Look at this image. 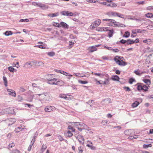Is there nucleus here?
<instances>
[{
    "label": "nucleus",
    "instance_id": "nucleus-60",
    "mask_svg": "<svg viewBox=\"0 0 153 153\" xmlns=\"http://www.w3.org/2000/svg\"><path fill=\"white\" fill-rule=\"evenodd\" d=\"M137 33H142L144 31V30H141V29H137Z\"/></svg>",
    "mask_w": 153,
    "mask_h": 153
},
{
    "label": "nucleus",
    "instance_id": "nucleus-35",
    "mask_svg": "<svg viewBox=\"0 0 153 153\" xmlns=\"http://www.w3.org/2000/svg\"><path fill=\"white\" fill-rule=\"evenodd\" d=\"M146 16L147 18H150L153 16V15L151 13H148L146 14Z\"/></svg>",
    "mask_w": 153,
    "mask_h": 153
},
{
    "label": "nucleus",
    "instance_id": "nucleus-19",
    "mask_svg": "<svg viewBox=\"0 0 153 153\" xmlns=\"http://www.w3.org/2000/svg\"><path fill=\"white\" fill-rule=\"evenodd\" d=\"M59 15V13L58 12L56 13H50L48 14V16L51 17H54L57 16Z\"/></svg>",
    "mask_w": 153,
    "mask_h": 153
},
{
    "label": "nucleus",
    "instance_id": "nucleus-1",
    "mask_svg": "<svg viewBox=\"0 0 153 153\" xmlns=\"http://www.w3.org/2000/svg\"><path fill=\"white\" fill-rule=\"evenodd\" d=\"M135 85L137 86V90L139 91H143L145 92L148 90V86L143 83H138Z\"/></svg>",
    "mask_w": 153,
    "mask_h": 153
},
{
    "label": "nucleus",
    "instance_id": "nucleus-49",
    "mask_svg": "<svg viewBox=\"0 0 153 153\" xmlns=\"http://www.w3.org/2000/svg\"><path fill=\"white\" fill-rule=\"evenodd\" d=\"M68 128L71 129L72 130V131L74 132L75 131V129L71 126L69 125L68 126Z\"/></svg>",
    "mask_w": 153,
    "mask_h": 153
},
{
    "label": "nucleus",
    "instance_id": "nucleus-34",
    "mask_svg": "<svg viewBox=\"0 0 153 153\" xmlns=\"http://www.w3.org/2000/svg\"><path fill=\"white\" fill-rule=\"evenodd\" d=\"M8 70L11 72H13L14 71H16V70L14 68H13L11 66H10L8 68Z\"/></svg>",
    "mask_w": 153,
    "mask_h": 153
},
{
    "label": "nucleus",
    "instance_id": "nucleus-56",
    "mask_svg": "<svg viewBox=\"0 0 153 153\" xmlns=\"http://www.w3.org/2000/svg\"><path fill=\"white\" fill-rule=\"evenodd\" d=\"M105 82L107 83V85H108L109 84V82L110 79L109 78H105Z\"/></svg>",
    "mask_w": 153,
    "mask_h": 153
},
{
    "label": "nucleus",
    "instance_id": "nucleus-2",
    "mask_svg": "<svg viewBox=\"0 0 153 153\" xmlns=\"http://www.w3.org/2000/svg\"><path fill=\"white\" fill-rule=\"evenodd\" d=\"M39 96L41 95H43V97L45 100L46 101H49L51 99V94L49 93H46L44 95L42 94H37Z\"/></svg>",
    "mask_w": 153,
    "mask_h": 153
},
{
    "label": "nucleus",
    "instance_id": "nucleus-53",
    "mask_svg": "<svg viewBox=\"0 0 153 153\" xmlns=\"http://www.w3.org/2000/svg\"><path fill=\"white\" fill-rule=\"evenodd\" d=\"M20 152L18 150H13L12 151V153H20Z\"/></svg>",
    "mask_w": 153,
    "mask_h": 153
},
{
    "label": "nucleus",
    "instance_id": "nucleus-7",
    "mask_svg": "<svg viewBox=\"0 0 153 153\" xmlns=\"http://www.w3.org/2000/svg\"><path fill=\"white\" fill-rule=\"evenodd\" d=\"M117 6V4L113 2H108L107 6L110 7L111 8H114L116 7Z\"/></svg>",
    "mask_w": 153,
    "mask_h": 153
},
{
    "label": "nucleus",
    "instance_id": "nucleus-26",
    "mask_svg": "<svg viewBox=\"0 0 153 153\" xmlns=\"http://www.w3.org/2000/svg\"><path fill=\"white\" fill-rule=\"evenodd\" d=\"M60 13L62 15L68 16V11H63L60 12Z\"/></svg>",
    "mask_w": 153,
    "mask_h": 153
},
{
    "label": "nucleus",
    "instance_id": "nucleus-4",
    "mask_svg": "<svg viewBox=\"0 0 153 153\" xmlns=\"http://www.w3.org/2000/svg\"><path fill=\"white\" fill-rule=\"evenodd\" d=\"M57 80V79L56 78H55L54 77H51V78H49L47 79V83L51 85H55V84H53V83H55L53 82L54 81H56Z\"/></svg>",
    "mask_w": 153,
    "mask_h": 153
},
{
    "label": "nucleus",
    "instance_id": "nucleus-5",
    "mask_svg": "<svg viewBox=\"0 0 153 153\" xmlns=\"http://www.w3.org/2000/svg\"><path fill=\"white\" fill-rule=\"evenodd\" d=\"M101 23V20L98 19L96 20L94 23H93L92 28L94 29L100 25Z\"/></svg>",
    "mask_w": 153,
    "mask_h": 153
},
{
    "label": "nucleus",
    "instance_id": "nucleus-52",
    "mask_svg": "<svg viewBox=\"0 0 153 153\" xmlns=\"http://www.w3.org/2000/svg\"><path fill=\"white\" fill-rule=\"evenodd\" d=\"M134 73L137 75H138V76L141 75L140 73L138 70H135L134 71Z\"/></svg>",
    "mask_w": 153,
    "mask_h": 153
},
{
    "label": "nucleus",
    "instance_id": "nucleus-57",
    "mask_svg": "<svg viewBox=\"0 0 153 153\" xmlns=\"http://www.w3.org/2000/svg\"><path fill=\"white\" fill-rule=\"evenodd\" d=\"M79 153H82L83 151L82 147L81 146L78 147Z\"/></svg>",
    "mask_w": 153,
    "mask_h": 153
},
{
    "label": "nucleus",
    "instance_id": "nucleus-29",
    "mask_svg": "<svg viewBox=\"0 0 153 153\" xmlns=\"http://www.w3.org/2000/svg\"><path fill=\"white\" fill-rule=\"evenodd\" d=\"M61 74H63L67 76H72V75H71L67 73L66 72H65L64 71H61V72H60Z\"/></svg>",
    "mask_w": 153,
    "mask_h": 153
},
{
    "label": "nucleus",
    "instance_id": "nucleus-30",
    "mask_svg": "<svg viewBox=\"0 0 153 153\" xmlns=\"http://www.w3.org/2000/svg\"><path fill=\"white\" fill-rule=\"evenodd\" d=\"M3 79L4 82V84L6 87L7 85V81L6 77L5 76H3Z\"/></svg>",
    "mask_w": 153,
    "mask_h": 153
},
{
    "label": "nucleus",
    "instance_id": "nucleus-39",
    "mask_svg": "<svg viewBox=\"0 0 153 153\" xmlns=\"http://www.w3.org/2000/svg\"><path fill=\"white\" fill-rule=\"evenodd\" d=\"M60 97L64 98L65 100H67L68 98L67 96L65 94H60L59 95Z\"/></svg>",
    "mask_w": 153,
    "mask_h": 153
},
{
    "label": "nucleus",
    "instance_id": "nucleus-33",
    "mask_svg": "<svg viewBox=\"0 0 153 153\" xmlns=\"http://www.w3.org/2000/svg\"><path fill=\"white\" fill-rule=\"evenodd\" d=\"M125 34L126 35H123V37H125L126 38H128L129 37L130 35V33L128 31H126L125 33Z\"/></svg>",
    "mask_w": 153,
    "mask_h": 153
},
{
    "label": "nucleus",
    "instance_id": "nucleus-9",
    "mask_svg": "<svg viewBox=\"0 0 153 153\" xmlns=\"http://www.w3.org/2000/svg\"><path fill=\"white\" fill-rule=\"evenodd\" d=\"M60 24L61 26V27H62L65 29H68L69 27V26L66 23L62 22L60 23Z\"/></svg>",
    "mask_w": 153,
    "mask_h": 153
},
{
    "label": "nucleus",
    "instance_id": "nucleus-23",
    "mask_svg": "<svg viewBox=\"0 0 153 153\" xmlns=\"http://www.w3.org/2000/svg\"><path fill=\"white\" fill-rule=\"evenodd\" d=\"M135 43V41L133 40L128 39L127 40V45H131Z\"/></svg>",
    "mask_w": 153,
    "mask_h": 153
},
{
    "label": "nucleus",
    "instance_id": "nucleus-36",
    "mask_svg": "<svg viewBox=\"0 0 153 153\" xmlns=\"http://www.w3.org/2000/svg\"><path fill=\"white\" fill-rule=\"evenodd\" d=\"M134 18L135 16L130 15L126 16V18H127V19H130L131 20H134Z\"/></svg>",
    "mask_w": 153,
    "mask_h": 153
},
{
    "label": "nucleus",
    "instance_id": "nucleus-59",
    "mask_svg": "<svg viewBox=\"0 0 153 153\" xmlns=\"http://www.w3.org/2000/svg\"><path fill=\"white\" fill-rule=\"evenodd\" d=\"M86 1L89 2L96 3V1L95 0H86Z\"/></svg>",
    "mask_w": 153,
    "mask_h": 153
},
{
    "label": "nucleus",
    "instance_id": "nucleus-21",
    "mask_svg": "<svg viewBox=\"0 0 153 153\" xmlns=\"http://www.w3.org/2000/svg\"><path fill=\"white\" fill-rule=\"evenodd\" d=\"M134 20H135L138 22H140L142 21H146L145 19L142 17H140L138 19L134 18Z\"/></svg>",
    "mask_w": 153,
    "mask_h": 153
},
{
    "label": "nucleus",
    "instance_id": "nucleus-42",
    "mask_svg": "<svg viewBox=\"0 0 153 153\" xmlns=\"http://www.w3.org/2000/svg\"><path fill=\"white\" fill-rule=\"evenodd\" d=\"M120 42L122 44H124L126 43L127 44V40H126L123 39H122L120 41Z\"/></svg>",
    "mask_w": 153,
    "mask_h": 153
},
{
    "label": "nucleus",
    "instance_id": "nucleus-10",
    "mask_svg": "<svg viewBox=\"0 0 153 153\" xmlns=\"http://www.w3.org/2000/svg\"><path fill=\"white\" fill-rule=\"evenodd\" d=\"M37 6L40 7L42 9H48V6H46L45 5L40 3H38Z\"/></svg>",
    "mask_w": 153,
    "mask_h": 153
},
{
    "label": "nucleus",
    "instance_id": "nucleus-3",
    "mask_svg": "<svg viewBox=\"0 0 153 153\" xmlns=\"http://www.w3.org/2000/svg\"><path fill=\"white\" fill-rule=\"evenodd\" d=\"M16 120L14 118H8L5 120V121L7 123H8V126H9L13 124Z\"/></svg>",
    "mask_w": 153,
    "mask_h": 153
},
{
    "label": "nucleus",
    "instance_id": "nucleus-22",
    "mask_svg": "<svg viewBox=\"0 0 153 153\" xmlns=\"http://www.w3.org/2000/svg\"><path fill=\"white\" fill-rule=\"evenodd\" d=\"M144 43H146L148 45H150L152 43V41L151 39H148L144 40L143 41Z\"/></svg>",
    "mask_w": 153,
    "mask_h": 153
},
{
    "label": "nucleus",
    "instance_id": "nucleus-14",
    "mask_svg": "<svg viewBox=\"0 0 153 153\" xmlns=\"http://www.w3.org/2000/svg\"><path fill=\"white\" fill-rule=\"evenodd\" d=\"M108 31H109L108 33V36L109 37H111L113 36V34L114 33V30L113 29H109V28H110L108 27Z\"/></svg>",
    "mask_w": 153,
    "mask_h": 153
},
{
    "label": "nucleus",
    "instance_id": "nucleus-41",
    "mask_svg": "<svg viewBox=\"0 0 153 153\" xmlns=\"http://www.w3.org/2000/svg\"><path fill=\"white\" fill-rule=\"evenodd\" d=\"M101 29V31H108V27H102Z\"/></svg>",
    "mask_w": 153,
    "mask_h": 153
},
{
    "label": "nucleus",
    "instance_id": "nucleus-51",
    "mask_svg": "<svg viewBox=\"0 0 153 153\" xmlns=\"http://www.w3.org/2000/svg\"><path fill=\"white\" fill-rule=\"evenodd\" d=\"M7 91L9 92V94L10 95H11V94L13 92V90L12 89H8Z\"/></svg>",
    "mask_w": 153,
    "mask_h": 153
},
{
    "label": "nucleus",
    "instance_id": "nucleus-15",
    "mask_svg": "<svg viewBox=\"0 0 153 153\" xmlns=\"http://www.w3.org/2000/svg\"><path fill=\"white\" fill-rule=\"evenodd\" d=\"M89 144H87L86 146L90 148L92 150H95L96 149L95 147L92 146V143L89 142Z\"/></svg>",
    "mask_w": 153,
    "mask_h": 153
},
{
    "label": "nucleus",
    "instance_id": "nucleus-63",
    "mask_svg": "<svg viewBox=\"0 0 153 153\" xmlns=\"http://www.w3.org/2000/svg\"><path fill=\"white\" fill-rule=\"evenodd\" d=\"M108 121L107 120H103L102 122V123L103 125H105L107 124L108 123Z\"/></svg>",
    "mask_w": 153,
    "mask_h": 153
},
{
    "label": "nucleus",
    "instance_id": "nucleus-46",
    "mask_svg": "<svg viewBox=\"0 0 153 153\" xmlns=\"http://www.w3.org/2000/svg\"><path fill=\"white\" fill-rule=\"evenodd\" d=\"M103 78L104 77V76H105V77H106L105 78H109V75L108 74H106L105 72H103Z\"/></svg>",
    "mask_w": 153,
    "mask_h": 153
},
{
    "label": "nucleus",
    "instance_id": "nucleus-62",
    "mask_svg": "<svg viewBox=\"0 0 153 153\" xmlns=\"http://www.w3.org/2000/svg\"><path fill=\"white\" fill-rule=\"evenodd\" d=\"M111 50H112L113 51L115 52H118L120 51L117 48L113 49L112 48V49Z\"/></svg>",
    "mask_w": 153,
    "mask_h": 153
},
{
    "label": "nucleus",
    "instance_id": "nucleus-50",
    "mask_svg": "<svg viewBox=\"0 0 153 153\" xmlns=\"http://www.w3.org/2000/svg\"><path fill=\"white\" fill-rule=\"evenodd\" d=\"M25 65H27V67H31L32 65V64L31 63L27 62L25 63Z\"/></svg>",
    "mask_w": 153,
    "mask_h": 153
},
{
    "label": "nucleus",
    "instance_id": "nucleus-38",
    "mask_svg": "<svg viewBox=\"0 0 153 153\" xmlns=\"http://www.w3.org/2000/svg\"><path fill=\"white\" fill-rule=\"evenodd\" d=\"M117 16L118 17H119L122 18L123 19L125 18L124 15L120 13H117Z\"/></svg>",
    "mask_w": 153,
    "mask_h": 153
},
{
    "label": "nucleus",
    "instance_id": "nucleus-48",
    "mask_svg": "<svg viewBox=\"0 0 153 153\" xmlns=\"http://www.w3.org/2000/svg\"><path fill=\"white\" fill-rule=\"evenodd\" d=\"M124 89L126 91H131V89L128 87L125 86L123 87Z\"/></svg>",
    "mask_w": 153,
    "mask_h": 153
},
{
    "label": "nucleus",
    "instance_id": "nucleus-13",
    "mask_svg": "<svg viewBox=\"0 0 153 153\" xmlns=\"http://www.w3.org/2000/svg\"><path fill=\"white\" fill-rule=\"evenodd\" d=\"M64 83V82L62 80L60 79H58L57 80V81L56 82V83H53L55 84V85H62Z\"/></svg>",
    "mask_w": 153,
    "mask_h": 153
},
{
    "label": "nucleus",
    "instance_id": "nucleus-54",
    "mask_svg": "<svg viewBox=\"0 0 153 153\" xmlns=\"http://www.w3.org/2000/svg\"><path fill=\"white\" fill-rule=\"evenodd\" d=\"M33 97L30 96L27 98V101L29 102H32V101Z\"/></svg>",
    "mask_w": 153,
    "mask_h": 153
},
{
    "label": "nucleus",
    "instance_id": "nucleus-55",
    "mask_svg": "<svg viewBox=\"0 0 153 153\" xmlns=\"http://www.w3.org/2000/svg\"><path fill=\"white\" fill-rule=\"evenodd\" d=\"M111 21L110 22L113 23L116 26V25H117V23L116 21L115 20L113 19H111Z\"/></svg>",
    "mask_w": 153,
    "mask_h": 153
},
{
    "label": "nucleus",
    "instance_id": "nucleus-6",
    "mask_svg": "<svg viewBox=\"0 0 153 153\" xmlns=\"http://www.w3.org/2000/svg\"><path fill=\"white\" fill-rule=\"evenodd\" d=\"M55 108L53 106H47L45 107V110L46 112H50L54 109Z\"/></svg>",
    "mask_w": 153,
    "mask_h": 153
},
{
    "label": "nucleus",
    "instance_id": "nucleus-25",
    "mask_svg": "<svg viewBox=\"0 0 153 153\" xmlns=\"http://www.w3.org/2000/svg\"><path fill=\"white\" fill-rule=\"evenodd\" d=\"M4 33L6 36H9L10 35H12L13 33L11 31H7Z\"/></svg>",
    "mask_w": 153,
    "mask_h": 153
},
{
    "label": "nucleus",
    "instance_id": "nucleus-20",
    "mask_svg": "<svg viewBox=\"0 0 153 153\" xmlns=\"http://www.w3.org/2000/svg\"><path fill=\"white\" fill-rule=\"evenodd\" d=\"M74 125L75 127H79V126H83L84 124L82 123H80L79 122H74Z\"/></svg>",
    "mask_w": 153,
    "mask_h": 153
},
{
    "label": "nucleus",
    "instance_id": "nucleus-11",
    "mask_svg": "<svg viewBox=\"0 0 153 153\" xmlns=\"http://www.w3.org/2000/svg\"><path fill=\"white\" fill-rule=\"evenodd\" d=\"M120 78L117 75H113L111 76V79L114 81H118Z\"/></svg>",
    "mask_w": 153,
    "mask_h": 153
},
{
    "label": "nucleus",
    "instance_id": "nucleus-24",
    "mask_svg": "<svg viewBox=\"0 0 153 153\" xmlns=\"http://www.w3.org/2000/svg\"><path fill=\"white\" fill-rule=\"evenodd\" d=\"M143 81L149 87V85L151 84V81L149 79H144L143 80Z\"/></svg>",
    "mask_w": 153,
    "mask_h": 153
},
{
    "label": "nucleus",
    "instance_id": "nucleus-8",
    "mask_svg": "<svg viewBox=\"0 0 153 153\" xmlns=\"http://www.w3.org/2000/svg\"><path fill=\"white\" fill-rule=\"evenodd\" d=\"M78 137L79 138V141L80 143L83 144L84 143V139L83 136L81 135H79Z\"/></svg>",
    "mask_w": 153,
    "mask_h": 153
},
{
    "label": "nucleus",
    "instance_id": "nucleus-27",
    "mask_svg": "<svg viewBox=\"0 0 153 153\" xmlns=\"http://www.w3.org/2000/svg\"><path fill=\"white\" fill-rule=\"evenodd\" d=\"M140 103L137 101H136L135 102L132 104V106L134 108L137 107Z\"/></svg>",
    "mask_w": 153,
    "mask_h": 153
},
{
    "label": "nucleus",
    "instance_id": "nucleus-37",
    "mask_svg": "<svg viewBox=\"0 0 153 153\" xmlns=\"http://www.w3.org/2000/svg\"><path fill=\"white\" fill-rule=\"evenodd\" d=\"M135 81V79L132 78L129 79V83L131 84H132L133 82H134Z\"/></svg>",
    "mask_w": 153,
    "mask_h": 153
},
{
    "label": "nucleus",
    "instance_id": "nucleus-43",
    "mask_svg": "<svg viewBox=\"0 0 153 153\" xmlns=\"http://www.w3.org/2000/svg\"><path fill=\"white\" fill-rule=\"evenodd\" d=\"M78 82L79 83L82 84H87L88 83V82L87 81H82L81 80H79Z\"/></svg>",
    "mask_w": 153,
    "mask_h": 153
},
{
    "label": "nucleus",
    "instance_id": "nucleus-64",
    "mask_svg": "<svg viewBox=\"0 0 153 153\" xmlns=\"http://www.w3.org/2000/svg\"><path fill=\"white\" fill-rule=\"evenodd\" d=\"M15 145L13 143H12L10 144L9 145V147L10 148H12Z\"/></svg>",
    "mask_w": 153,
    "mask_h": 153
},
{
    "label": "nucleus",
    "instance_id": "nucleus-12",
    "mask_svg": "<svg viewBox=\"0 0 153 153\" xmlns=\"http://www.w3.org/2000/svg\"><path fill=\"white\" fill-rule=\"evenodd\" d=\"M133 131L131 129H129L126 130L124 131L125 134L126 135H132V132H133Z\"/></svg>",
    "mask_w": 153,
    "mask_h": 153
},
{
    "label": "nucleus",
    "instance_id": "nucleus-32",
    "mask_svg": "<svg viewBox=\"0 0 153 153\" xmlns=\"http://www.w3.org/2000/svg\"><path fill=\"white\" fill-rule=\"evenodd\" d=\"M152 146V145L151 144H144L143 147L144 148L146 149L149 147H151Z\"/></svg>",
    "mask_w": 153,
    "mask_h": 153
},
{
    "label": "nucleus",
    "instance_id": "nucleus-45",
    "mask_svg": "<svg viewBox=\"0 0 153 153\" xmlns=\"http://www.w3.org/2000/svg\"><path fill=\"white\" fill-rule=\"evenodd\" d=\"M29 20L28 19H21L20 20L19 22H28Z\"/></svg>",
    "mask_w": 153,
    "mask_h": 153
},
{
    "label": "nucleus",
    "instance_id": "nucleus-61",
    "mask_svg": "<svg viewBox=\"0 0 153 153\" xmlns=\"http://www.w3.org/2000/svg\"><path fill=\"white\" fill-rule=\"evenodd\" d=\"M25 105H27L30 108H31L33 106V105H30L28 103H25Z\"/></svg>",
    "mask_w": 153,
    "mask_h": 153
},
{
    "label": "nucleus",
    "instance_id": "nucleus-18",
    "mask_svg": "<svg viewBox=\"0 0 153 153\" xmlns=\"http://www.w3.org/2000/svg\"><path fill=\"white\" fill-rule=\"evenodd\" d=\"M88 50L89 51L92 52L97 50V48H96L95 46H93L88 48Z\"/></svg>",
    "mask_w": 153,
    "mask_h": 153
},
{
    "label": "nucleus",
    "instance_id": "nucleus-58",
    "mask_svg": "<svg viewBox=\"0 0 153 153\" xmlns=\"http://www.w3.org/2000/svg\"><path fill=\"white\" fill-rule=\"evenodd\" d=\"M67 133L68 134V136L69 137H71V136H72L73 134L71 131H68Z\"/></svg>",
    "mask_w": 153,
    "mask_h": 153
},
{
    "label": "nucleus",
    "instance_id": "nucleus-40",
    "mask_svg": "<svg viewBox=\"0 0 153 153\" xmlns=\"http://www.w3.org/2000/svg\"><path fill=\"white\" fill-rule=\"evenodd\" d=\"M117 26L119 27H126V25H124L121 24V23H118L117 24V25H116Z\"/></svg>",
    "mask_w": 153,
    "mask_h": 153
},
{
    "label": "nucleus",
    "instance_id": "nucleus-28",
    "mask_svg": "<svg viewBox=\"0 0 153 153\" xmlns=\"http://www.w3.org/2000/svg\"><path fill=\"white\" fill-rule=\"evenodd\" d=\"M94 74L95 76H97L100 77L101 78H103V72L102 73H94Z\"/></svg>",
    "mask_w": 153,
    "mask_h": 153
},
{
    "label": "nucleus",
    "instance_id": "nucleus-17",
    "mask_svg": "<svg viewBox=\"0 0 153 153\" xmlns=\"http://www.w3.org/2000/svg\"><path fill=\"white\" fill-rule=\"evenodd\" d=\"M22 129L23 128L21 126H20L15 128L14 130V131L16 133H19V131H22Z\"/></svg>",
    "mask_w": 153,
    "mask_h": 153
},
{
    "label": "nucleus",
    "instance_id": "nucleus-31",
    "mask_svg": "<svg viewBox=\"0 0 153 153\" xmlns=\"http://www.w3.org/2000/svg\"><path fill=\"white\" fill-rule=\"evenodd\" d=\"M46 148L47 146L45 144H43L42 146L41 149V151L43 153L45 150L46 149Z\"/></svg>",
    "mask_w": 153,
    "mask_h": 153
},
{
    "label": "nucleus",
    "instance_id": "nucleus-44",
    "mask_svg": "<svg viewBox=\"0 0 153 153\" xmlns=\"http://www.w3.org/2000/svg\"><path fill=\"white\" fill-rule=\"evenodd\" d=\"M48 54L49 56H53L54 55L55 53L53 52H49L48 53Z\"/></svg>",
    "mask_w": 153,
    "mask_h": 153
},
{
    "label": "nucleus",
    "instance_id": "nucleus-16",
    "mask_svg": "<svg viewBox=\"0 0 153 153\" xmlns=\"http://www.w3.org/2000/svg\"><path fill=\"white\" fill-rule=\"evenodd\" d=\"M117 64L119 65L122 66H124L127 65V63L124 62L123 60H121V61L119 60Z\"/></svg>",
    "mask_w": 153,
    "mask_h": 153
},
{
    "label": "nucleus",
    "instance_id": "nucleus-47",
    "mask_svg": "<svg viewBox=\"0 0 153 153\" xmlns=\"http://www.w3.org/2000/svg\"><path fill=\"white\" fill-rule=\"evenodd\" d=\"M58 139L60 141H62L64 140V139L62 137L59 135L58 136Z\"/></svg>",
    "mask_w": 153,
    "mask_h": 153
}]
</instances>
